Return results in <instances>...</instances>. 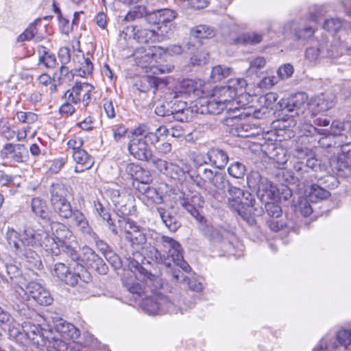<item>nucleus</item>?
Listing matches in <instances>:
<instances>
[{
	"label": "nucleus",
	"mask_w": 351,
	"mask_h": 351,
	"mask_svg": "<svg viewBox=\"0 0 351 351\" xmlns=\"http://www.w3.org/2000/svg\"><path fill=\"white\" fill-rule=\"evenodd\" d=\"M317 184L328 190L335 189L338 186L339 182L337 178L332 175H325L317 178Z\"/></svg>",
	"instance_id": "nucleus-40"
},
{
	"label": "nucleus",
	"mask_w": 351,
	"mask_h": 351,
	"mask_svg": "<svg viewBox=\"0 0 351 351\" xmlns=\"http://www.w3.org/2000/svg\"><path fill=\"white\" fill-rule=\"evenodd\" d=\"M53 336H56L59 341L65 343L69 348L75 350V346L78 343L74 341L77 339L80 332V330L72 324L66 322L62 319H58L55 322Z\"/></svg>",
	"instance_id": "nucleus-12"
},
{
	"label": "nucleus",
	"mask_w": 351,
	"mask_h": 351,
	"mask_svg": "<svg viewBox=\"0 0 351 351\" xmlns=\"http://www.w3.org/2000/svg\"><path fill=\"white\" fill-rule=\"evenodd\" d=\"M75 252L77 258H73L70 254L63 252L69 256L73 261H80L82 263L87 267L97 270L99 274H105L107 272V267L103 260L89 247L85 246L82 248V254L80 256L75 247L69 245Z\"/></svg>",
	"instance_id": "nucleus-13"
},
{
	"label": "nucleus",
	"mask_w": 351,
	"mask_h": 351,
	"mask_svg": "<svg viewBox=\"0 0 351 351\" xmlns=\"http://www.w3.org/2000/svg\"><path fill=\"white\" fill-rule=\"evenodd\" d=\"M74 271L66 267L64 263H58L54 265L53 274L61 281L70 286H75L81 279L80 271H84L82 264H77Z\"/></svg>",
	"instance_id": "nucleus-16"
},
{
	"label": "nucleus",
	"mask_w": 351,
	"mask_h": 351,
	"mask_svg": "<svg viewBox=\"0 0 351 351\" xmlns=\"http://www.w3.org/2000/svg\"><path fill=\"white\" fill-rule=\"evenodd\" d=\"M263 40V34L256 32H247L237 37L236 43L242 45H257Z\"/></svg>",
	"instance_id": "nucleus-34"
},
{
	"label": "nucleus",
	"mask_w": 351,
	"mask_h": 351,
	"mask_svg": "<svg viewBox=\"0 0 351 351\" xmlns=\"http://www.w3.org/2000/svg\"><path fill=\"white\" fill-rule=\"evenodd\" d=\"M18 254L23 256L27 261L29 263V267H33L37 269H40L42 267V263L39 256L31 249H23L21 247V250L16 251Z\"/></svg>",
	"instance_id": "nucleus-35"
},
{
	"label": "nucleus",
	"mask_w": 351,
	"mask_h": 351,
	"mask_svg": "<svg viewBox=\"0 0 351 351\" xmlns=\"http://www.w3.org/2000/svg\"><path fill=\"white\" fill-rule=\"evenodd\" d=\"M155 54L151 47H141L136 48L132 56L136 64L141 67H147L154 59Z\"/></svg>",
	"instance_id": "nucleus-23"
},
{
	"label": "nucleus",
	"mask_w": 351,
	"mask_h": 351,
	"mask_svg": "<svg viewBox=\"0 0 351 351\" xmlns=\"http://www.w3.org/2000/svg\"><path fill=\"white\" fill-rule=\"evenodd\" d=\"M128 291L135 298H141L140 302L142 309L149 315L184 314L193 308V302H186L182 295H165L160 292H153L148 295L143 283L134 281L127 284Z\"/></svg>",
	"instance_id": "nucleus-2"
},
{
	"label": "nucleus",
	"mask_w": 351,
	"mask_h": 351,
	"mask_svg": "<svg viewBox=\"0 0 351 351\" xmlns=\"http://www.w3.org/2000/svg\"><path fill=\"white\" fill-rule=\"evenodd\" d=\"M232 73V69L225 65H216L213 67L210 75L213 82H217L225 79Z\"/></svg>",
	"instance_id": "nucleus-30"
},
{
	"label": "nucleus",
	"mask_w": 351,
	"mask_h": 351,
	"mask_svg": "<svg viewBox=\"0 0 351 351\" xmlns=\"http://www.w3.org/2000/svg\"><path fill=\"white\" fill-rule=\"evenodd\" d=\"M202 197L199 194H195L189 196L187 195L182 199H180V204L186 211L189 213L191 217L195 219H203V217H200L199 208H201L204 204Z\"/></svg>",
	"instance_id": "nucleus-20"
},
{
	"label": "nucleus",
	"mask_w": 351,
	"mask_h": 351,
	"mask_svg": "<svg viewBox=\"0 0 351 351\" xmlns=\"http://www.w3.org/2000/svg\"><path fill=\"white\" fill-rule=\"evenodd\" d=\"M229 88L223 87L220 90V97H213L209 99L203 97L199 99L197 102V112L201 114H219L228 108L233 96L229 95L226 97V93H229Z\"/></svg>",
	"instance_id": "nucleus-10"
},
{
	"label": "nucleus",
	"mask_w": 351,
	"mask_h": 351,
	"mask_svg": "<svg viewBox=\"0 0 351 351\" xmlns=\"http://www.w3.org/2000/svg\"><path fill=\"white\" fill-rule=\"evenodd\" d=\"M16 239L17 232L15 231L10 232L8 243L16 251L21 250V247L27 245L35 247H43L52 256H58L61 252H66L70 254L73 258H77L75 250L69 244L58 237H50L46 232H38L32 228H26L24 230L23 239L22 240H16Z\"/></svg>",
	"instance_id": "nucleus-3"
},
{
	"label": "nucleus",
	"mask_w": 351,
	"mask_h": 351,
	"mask_svg": "<svg viewBox=\"0 0 351 351\" xmlns=\"http://www.w3.org/2000/svg\"><path fill=\"white\" fill-rule=\"evenodd\" d=\"M203 82L200 80L195 81L191 79L183 80L179 85V92H174L173 98H178L183 95H191L193 94L195 97L200 99L204 95V91L202 90Z\"/></svg>",
	"instance_id": "nucleus-19"
},
{
	"label": "nucleus",
	"mask_w": 351,
	"mask_h": 351,
	"mask_svg": "<svg viewBox=\"0 0 351 351\" xmlns=\"http://www.w3.org/2000/svg\"><path fill=\"white\" fill-rule=\"evenodd\" d=\"M39 322L37 324L31 322H24L21 325L23 332L27 339L36 346V349H43L45 347L46 351H61L62 345L64 344L59 341L56 336H53L52 328L45 323V319L40 317Z\"/></svg>",
	"instance_id": "nucleus-5"
},
{
	"label": "nucleus",
	"mask_w": 351,
	"mask_h": 351,
	"mask_svg": "<svg viewBox=\"0 0 351 351\" xmlns=\"http://www.w3.org/2000/svg\"><path fill=\"white\" fill-rule=\"evenodd\" d=\"M170 101L169 102H158L155 108V113L160 117L170 116Z\"/></svg>",
	"instance_id": "nucleus-60"
},
{
	"label": "nucleus",
	"mask_w": 351,
	"mask_h": 351,
	"mask_svg": "<svg viewBox=\"0 0 351 351\" xmlns=\"http://www.w3.org/2000/svg\"><path fill=\"white\" fill-rule=\"evenodd\" d=\"M298 173V179L305 185L314 184L318 176L316 175L314 169H309L304 171H295Z\"/></svg>",
	"instance_id": "nucleus-43"
},
{
	"label": "nucleus",
	"mask_w": 351,
	"mask_h": 351,
	"mask_svg": "<svg viewBox=\"0 0 351 351\" xmlns=\"http://www.w3.org/2000/svg\"><path fill=\"white\" fill-rule=\"evenodd\" d=\"M229 207L236 211L243 219H250L259 217L263 209L256 202L254 195L247 191L243 192L241 199H229Z\"/></svg>",
	"instance_id": "nucleus-7"
},
{
	"label": "nucleus",
	"mask_w": 351,
	"mask_h": 351,
	"mask_svg": "<svg viewBox=\"0 0 351 351\" xmlns=\"http://www.w3.org/2000/svg\"><path fill=\"white\" fill-rule=\"evenodd\" d=\"M337 339L341 345L344 346L346 351H349L351 348V330L348 329H341L337 332Z\"/></svg>",
	"instance_id": "nucleus-42"
},
{
	"label": "nucleus",
	"mask_w": 351,
	"mask_h": 351,
	"mask_svg": "<svg viewBox=\"0 0 351 351\" xmlns=\"http://www.w3.org/2000/svg\"><path fill=\"white\" fill-rule=\"evenodd\" d=\"M265 64L266 60L263 57H256L250 61L247 72L250 74H256L265 66Z\"/></svg>",
	"instance_id": "nucleus-50"
},
{
	"label": "nucleus",
	"mask_w": 351,
	"mask_h": 351,
	"mask_svg": "<svg viewBox=\"0 0 351 351\" xmlns=\"http://www.w3.org/2000/svg\"><path fill=\"white\" fill-rule=\"evenodd\" d=\"M73 76L74 73L72 70H70L67 66L62 64L60 68L54 73L53 80L55 82H57L58 85H60L71 81Z\"/></svg>",
	"instance_id": "nucleus-36"
},
{
	"label": "nucleus",
	"mask_w": 351,
	"mask_h": 351,
	"mask_svg": "<svg viewBox=\"0 0 351 351\" xmlns=\"http://www.w3.org/2000/svg\"><path fill=\"white\" fill-rule=\"evenodd\" d=\"M293 67L290 64H285L280 66L278 71V75L281 79H287L290 77L293 73Z\"/></svg>",
	"instance_id": "nucleus-64"
},
{
	"label": "nucleus",
	"mask_w": 351,
	"mask_h": 351,
	"mask_svg": "<svg viewBox=\"0 0 351 351\" xmlns=\"http://www.w3.org/2000/svg\"><path fill=\"white\" fill-rule=\"evenodd\" d=\"M199 228L202 232L214 240H219L223 237L221 232L213 227L208 221H199Z\"/></svg>",
	"instance_id": "nucleus-38"
},
{
	"label": "nucleus",
	"mask_w": 351,
	"mask_h": 351,
	"mask_svg": "<svg viewBox=\"0 0 351 351\" xmlns=\"http://www.w3.org/2000/svg\"><path fill=\"white\" fill-rule=\"evenodd\" d=\"M337 348V345L332 339L324 337L320 341L319 343L315 347L313 351H332Z\"/></svg>",
	"instance_id": "nucleus-49"
},
{
	"label": "nucleus",
	"mask_w": 351,
	"mask_h": 351,
	"mask_svg": "<svg viewBox=\"0 0 351 351\" xmlns=\"http://www.w3.org/2000/svg\"><path fill=\"white\" fill-rule=\"evenodd\" d=\"M315 30L311 27H303L294 29V35L297 40H305L311 38Z\"/></svg>",
	"instance_id": "nucleus-47"
},
{
	"label": "nucleus",
	"mask_w": 351,
	"mask_h": 351,
	"mask_svg": "<svg viewBox=\"0 0 351 351\" xmlns=\"http://www.w3.org/2000/svg\"><path fill=\"white\" fill-rule=\"evenodd\" d=\"M334 105L333 100L321 95L314 99L311 106L316 112H321L330 109Z\"/></svg>",
	"instance_id": "nucleus-31"
},
{
	"label": "nucleus",
	"mask_w": 351,
	"mask_h": 351,
	"mask_svg": "<svg viewBox=\"0 0 351 351\" xmlns=\"http://www.w3.org/2000/svg\"><path fill=\"white\" fill-rule=\"evenodd\" d=\"M134 136L128 143L130 154L136 159L141 161H148L152 158V150L150 145H155L158 142L156 134L151 133L149 128L146 125H140L133 131Z\"/></svg>",
	"instance_id": "nucleus-6"
},
{
	"label": "nucleus",
	"mask_w": 351,
	"mask_h": 351,
	"mask_svg": "<svg viewBox=\"0 0 351 351\" xmlns=\"http://www.w3.org/2000/svg\"><path fill=\"white\" fill-rule=\"evenodd\" d=\"M46 204L40 198H33L32 200V209L35 215L43 219L47 217Z\"/></svg>",
	"instance_id": "nucleus-41"
},
{
	"label": "nucleus",
	"mask_w": 351,
	"mask_h": 351,
	"mask_svg": "<svg viewBox=\"0 0 351 351\" xmlns=\"http://www.w3.org/2000/svg\"><path fill=\"white\" fill-rule=\"evenodd\" d=\"M164 174L173 180H177L183 174V170L178 165L168 162Z\"/></svg>",
	"instance_id": "nucleus-48"
},
{
	"label": "nucleus",
	"mask_w": 351,
	"mask_h": 351,
	"mask_svg": "<svg viewBox=\"0 0 351 351\" xmlns=\"http://www.w3.org/2000/svg\"><path fill=\"white\" fill-rule=\"evenodd\" d=\"M159 79L156 77H152L149 75L145 76L142 78L141 82L143 83H147L148 86L146 87H143V88H138L141 92H147L149 90V88H155L156 89L158 86Z\"/></svg>",
	"instance_id": "nucleus-61"
},
{
	"label": "nucleus",
	"mask_w": 351,
	"mask_h": 351,
	"mask_svg": "<svg viewBox=\"0 0 351 351\" xmlns=\"http://www.w3.org/2000/svg\"><path fill=\"white\" fill-rule=\"evenodd\" d=\"M191 35L196 38H210L215 35V29L206 25H199L191 29Z\"/></svg>",
	"instance_id": "nucleus-33"
},
{
	"label": "nucleus",
	"mask_w": 351,
	"mask_h": 351,
	"mask_svg": "<svg viewBox=\"0 0 351 351\" xmlns=\"http://www.w3.org/2000/svg\"><path fill=\"white\" fill-rule=\"evenodd\" d=\"M39 322L37 324L31 322H24L21 325L23 332L27 339L36 346V349H43L45 347L46 351H61L62 345L64 344L59 341L56 336H53L52 328L45 323V319L40 317Z\"/></svg>",
	"instance_id": "nucleus-4"
},
{
	"label": "nucleus",
	"mask_w": 351,
	"mask_h": 351,
	"mask_svg": "<svg viewBox=\"0 0 351 351\" xmlns=\"http://www.w3.org/2000/svg\"><path fill=\"white\" fill-rule=\"evenodd\" d=\"M210 163L218 169L223 168L228 161V156L223 150L212 148L208 150Z\"/></svg>",
	"instance_id": "nucleus-25"
},
{
	"label": "nucleus",
	"mask_w": 351,
	"mask_h": 351,
	"mask_svg": "<svg viewBox=\"0 0 351 351\" xmlns=\"http://www.w3.org/2000/svg\"><path fill=\"white\" fill-rule=\"evenodd\" d=\"M342 54V51H337V54L333 53V50L324 51V46L321 45L318 48L313 47L306 49L305 57L311 62H315L320 58H328L332 60L336 59Z\"/></svg>",
	"instance_id": "nucleus-22"
},
{
	"label": "nucleus",
	"mask_w": 351,
	"mask_h": 351,
	"mask_svg": "<svg viewBox=\"0 0 351 351\" xmlns=\"http://www.w3.org/2000/svg\"><path fill=\"white\" fill-rule=\"evenodd\" d=\"M176 26L171 23H167L165 24H160L158 27L159 35L162 37V40L169 38L175 30Z\"/></svg>",
	"instance_id": "nucleus-53"
},
{
	"label": "nucleus",
	"mask_w": 351,
	"mask_h": 351,
	"mask_svg": "<svg viewBox=\"0 0 351 351\" xmlns=\"http://www.w3.org/2000/svg\"><path fill=\"white\" fill-rule=\"evenodd\" d=\"M132 233L126 234L125 237L130 241L133 248L132 256L129 258L128 267L137 278L143 277L147 285L153 284L155 288L162 287L160 279L142 266L146 256L158 263H164L169 268L171 267V263L169 261L171 258L174 265L184 271H190L189 265L184 260L181 245L173 239L155 233L152 236V243L147 245L145 236L140 229Z\"/></svg>",
	"instance_id": "nucleus-1"
},
{
	"label": "nucleus",
	"mask_w": 351,
	"mask_h": 351,
	"mask_svg": "<svg viewBox=\"0 0 351 351\" xmlns=\"http://www.w3.org/2000/svg\"><path fill=\"white\" fill-rule=\"evenodd\" d=\"M254 128L248 124L241 123L237 128V134L240 137L247 138L255 135L253 132Z\"/></svg>",
	"instance_id": "nucleus-57"
},
{
	"label": "nucleus",
	"mask_w": 351,
	"mask_h": 351,
	"mask_svg": "<svg viewBox=\"0 0 351 351\" xmlns=\"http://www.w3.org/2000/svg\"><path fill=\"white\" fill-rule=\"evenodd\" d=\"M245 167L239 162H235L228 168L230 176L235 178H241L245 174Z\"/></svg>",
	"instance_id": "nucleus-45"
},
{
	"label": "nucleus",
	"mask_w": 351,
	"mask_h": 351,
	"mask_svg": "<svg viewBox=\"0 0 351 351\" xmlns=\"http://www.w3.org/2000/svg\"><path fill=\"white\" fill-rule=\"evenodd\" d=\"M308 96L304 93H297L291 95L283 101V110L291 113V116L300 115L304 112L308 104Z\"/></svg>",
	"instance_id": "nucleus-17"
},
{
	"label": "nucleus",
	"mask_w": 351,
	"mask_h": 351,
	"mask_svg": "<svg viewBox=\"0 0 351 351\" xmlns=\"http://www.w3.org/2000/svg\"><path fill=\"white\" fill-rule=\"evenodd\" d=\"M134 39L139 43L161 42L162 37L154 30L145 28H133Z\"/></svg>",
	"instance_id": "nucleus-24"
},
{
	"label": "nucleus",
	"mask_w": 351,
	"mask_h": 351,
	"mask_svg": "<svg viewBox=\"0 0 351 351\" xmlns=\"http://www.w3.org/2000/svg\"><path fill=\"white\" fill-rule=\"evenodd\" d=\"M15 293L21 300H29L32 298L40 305H49L53 301L49 291L36 282H29L25 285V288L22 286L16 287Z\"/></svg>",
	"instance_id": "nucleus-9"
},
{
	"label": "nucleus",
	"mask_w": 351,
	"mask_h": 351,
	"mask_svg": "<svg viewBox=\"0 0 351 351\" xmlns=\"http://www.w3.org/2000/svg\"><path fill=\"white\" fill-rule=\"evenodd\" d=\"M208 60V54L202 51H197L190 58V63L193 66L205 64Z\"/></svg>",
	"instance_id": "nucleus-58"
},
{
	"label": "nucleus",
	"mask_w": 351,
	"mask_h": 351,
	"mask_svg": "<svg viewBox=\"0 0 351 351\" xmlns=\"http://www.w3.org/2000/svg\"><path fill=\"white\" fill-rule=\"evenodd\" d=\"M84 62L82 63V66L78 70V75L81 77H85L90 75L93 70V64L89 58L82 57Z\"/></svg>",
	"instance_id": "nucleus-59"
},
{
	"label": "nucleus",
	"mask_w": 351,
	"mask_h": 351,
	"mask_svg": "<svg viewBox=\"0 0 351 351\" xmlns=\"http://www.w3.org/2000/svg\"><path fill=\"white\" fill-rule=\"evenodd\" d=\"M51 204L54 211L60 217L67 219L72 215L69 202L66 199L68 190L62 183H53L50 187Z\"/></svg>",
	"instance_id": "nucleus-11"
},
{
	"label": "nucleus",
	"mask_w": 351,
	"mask_h": 351,
	"mask_svg": "<svg viewBox=\"0 0 351 351\" xmlns=\"http://www.w3.org/2000/svg\"><path fill=\"white\" fill-rule=\"evenodd\" d=\"M37 30L36 26L33 24H31L23 33H22L18 37V41L23 42L26 40H30L34 37L35 34Z\"/></svg>",
	"instance_id": "nucleus-62"
},
{
	"label": "nucleus",
	"mask_w": 351,
	"mask_h": 351,
	"mask_svg": "<svg viewBox=\"0 0 351 351\" xmlns=\"http://www.w3.org/2000/svg\"><path fill=\"white\" fill-rule=\"evenodd\" d=\"M5 270L7 275L11 280V284L14 286V289L17 286H20L19 283L21 282V272L17 266L12 264L5 265Z\"/></svg>",
	"instance_id": "nucleus-39"
},
{
	"label": "nucleus",
	"mask_w": 351,
	"mask_h": 351,
	"mask_svg": "<svg viewBox=\"0 0 351 351\" xmlns=\"http://www.w3.org/2000/svg\"><path fill=\"white\" fill-rule=\"evenodd\" d=\"M147 162H150L160 173L163 174L165 172L169 162L165 160L154 156L153 154L152 158H149Z\"/></svg>",
	"instance_id": "nucleus-63"
},
{
	"label": "nucleus",
	"mask_w": 351,
	"mask_h": 351,
	"mask_svg": "<svg viewBox=\"0 0 351 351\" xmlns=\"http://www.w3.org/2000/svg\"><path fill=\"white\" fill-rule=\"evenodd\" d=\"M27 155L28 149L24 145L20 143H6L0 152V156L3 159L15 162H23Z\"/></svg>",
	"instance_id": "nucleus-18"
},
{
	"label": "nucleus",
	"mask_w": 351,
	"mask_h": 351,
	"mask_svg": "<svg viewBox=\"0 0 351 351\" xmlns=\"http://www.w3.org/2000/svg\"><path fill=\"white\" fill-rule=\"evenodd\" d=\"M331 167L332 171L339 177L348 178L351 176L350 165L341 158L332 160Z\"/></svg>",
	"instance_id": "nucleus-27"
},
{
	"label": "nucleus",
	"mask_w": 351,
	"mask_h": 351,
	"mask_svg": "<svg viewBox=\"0 0 351 351\" xmlns=\"http://www.w3.org/2000/svg\"><path fill=\"white\" fill-rule=\"evenodd\" d=\"M117 223H119V229L116 228V225L114 223H109L110 229L114 234L124 232L125 237L126 234H132V232H135L140 229L134 221H117Z\"/></svg>",
	"instance_id": "nucleus-26"
},
{
	"label": "nucleus",
	"mask_w": 351,
	"mask_h": 351,
	"mask_svg": "<svg viewBox=\"0 0 351 351\" xmlns=\"http://www.w3.org/2000/svg\"><path fill=\"white\" fill-rule=\"evenodd\" d=\"M212 186L215 188V190L219 193L225 192L226 189L228 188L230 182L228 180L226 174L217 172V175H215V178L210 182Z\"/></svg>",
	"instance_id": "nucleus-37"
},
{
	"label": "nucleus",
	"mask_w": 351,
	"mask_h": 351,
	"mask_svg": "<svg viewBox=\"0 0 351 351\" xmlns=\"http://www.w3.org/2000/svg\"><path fill=\"white\" fill-rule=\"evenodd\" d=\"M16 117L19 121L27 124L34 123L38 119L37 114L32 112H17Z\"/></svg>",
	"instance_id": "nucleus-54"
},
{
	"label": "nucleus",
	"mask_w": 351,
	"mask_h": 351,
	"mask_svg": "<svg viewBox=\"0 0 351 351\" xmlns=\"http://www.w3.org/2000/svg\"><path fill=\"white\" fill-rule=\"evenodd\" d=\"M333 136L340 138L338 147H341L343 152H349L346 147L351 145V121L334 120L330 127V133Z\"/></svg>",
	"instance_id": "nucleus-15"
},
{
	"label": "nucleus",
	"mask_w": 351,
	"mask_h": 351,
	"mask_svg": "<svg viewBox=\"0 0 351 351\" xmlns=\"http://www.w3.org/2000/svg\"><path fill=\"white\" fill-rule=\"evenodd\" d=\"M94 90V86L88 83H75L71 89L68 90L64 97L72 104H77L81 101L84 106H87L91 100L90 93Z\"/></svg>",
	"instance_id": "nucleus-14"
},
{
	"label": "nucleus",
	"mask_w": 351,
	"mask_h": 351,
	"mask_svg": "<svg viewBox=\"0 0 351 351\" xmlns=\"http://www.w3.org/2000/svg\"><path fill=\"white\" fill-rule=\"evenodd\" d=\"M343 25V22L338 18H332L325 21L324 28L328 32H338Z\"/></svg>",
	"instance_id": "nucleus-52"
},
{
	"label": "nucleus",
	"mask_w": 351,
	"mask_h": 351,
	"mask_svg": "<svg viewBox=\"0 0 351 351\" xmlns=\"http://www.w3.org/2000/svg\"><path fill=\"white\" fill-rule=\"evenodd\" d=\"M315 125H309L308 132L309 135H314L318 134L320 135H328L330 133V130L319 128V127H326L330 124V120L326 117H318L313 121Z\"/></svg>",
	"instance_id": "nucleus-29"
},
{
	"label": "nucleus",
	"mask_w": 351,
	"mask_h": 351,
	"mask_svg": "<svg viewBox=\"0 0 351 351\" xmlns=\"http://www.w3.org/2000/svg\"><path fill=\"white\" fill-rule=\"evenodd\" d=\"M39 53V64H43L46 68H53L56 64V58L53 53L47 51V48L43 46L38 47Z\"/></svg>",
	"instance_id": "nucleus-32"
},
{
	"label": "nucleus",
	"mask_w": 351,
	"mask_h": 351,
	"mask_svg": "<svg viewBox=\"0 0 351 351\" xmlns=\"http://www.w3.org/2000/svg\"><path fill=\"white\" fill-rule=\"evenodd\" d=\"M247 184L250 187L256 188V195L265 204L278 199L276 186L267 178L262 177L258 172H254L247 177Z\"/></svg>",
	"instance_id": "nucleus-8"
},
{
	"label": "nucleus",
	"mask_w": 351,
	"mask_h": 351,
	"mask_svg": "<svg viewBox=\"0 0 351 351\" xmlns=\"http://www.w3.org/2000/svg\"><path fill=\"white\" fill-rule=\"evenodd\" d=\"M265 210L270 217L279 218L282 215L281 207L271 202L265 204Z\"/></svg>",
	"instance_id": "nucleus-55"
},
{
	"label": "nucleus",
	"mask_w": 351,
	"mask_h": 351,
	"mask_svg": "<svg viewBox=\"0 0 351 351\" xmlns=\"http://www.w3.org/2000/svg\"><path fill=\"white\" fill-rule=\"evenodd\" d=\"M317 165V160L311 157L306 159L305 163L303 161L295 162L293 165V169L295 171H304L314 169Z\"/></svg>",
	"instance_id": "nucleus-44"
},
{
	"label": "nucleus",
	"mask_w": 351,
	"mask_h": 351,
	"mask_svg": "<svg viewBox=\"0 0 351 351\" xmlns=\"http://www.w3.org/2000/svg\"><path fill=\"white\" fill-rule=\"evenodd\" d=\"M295 212L300 213L303 217H308L312 213L313 208L306 199H303L298 204Z\"/></svg>",
	"instance_id": "nucleus-56"
},
{
	"label": "nucleus",
	"mask_w": 351,
	"mask_h": 351,
	"mask_svg": "<svg viewBox=\"0 0 351 351\" xmlns=\"http://www.w3.org/2000/svg\"><path fill=\"white\" fill-rule=\"evenodd\" d=\"M72 156L76 162L75 171L77 173H81L84 170L90 169L94 164V158L84 149L73 151Z\"/></svg>",
	"instance_id": "nucleus-21"
},
{
	"label": "nucleus",
	"mask_w": 351,
	"mask_h": 351,
	"mask_svg": "<svg viewBox=\"0 0 351 351\" xmlns=\"http://www.w3.org/2000/svg\"><path fill=\"white\" fill-rule=\"evenodd\" d=\"M308 193L309 200L313 202L326 199L330 195V193L328 189L323 188L317 183L311 184Z\"/></svg>",
	"instance_id": "nucleus-28"
},
{
	"label": "nucleus",
	"mask_w": 351,
	"mask_h": 351,
	"mask_svg": "<svg viewBox=\"0 0 351 351\" xmlns=\"http://www.w3.org/2000/svg\"><path fill=\"white\" fill-rule=\"evenodd\" d=\"M143 198V199H146L148 203L160 204L162 202V196L158 193V191L153 187L148 189Z\"/></svg>",
	"instance_id": "nucleus-51"
},
{
	"label": "nucleus",
	"mask_w": 351,
	"mask_h": 351,
	"mask_svg": "<svg viewBox=\"0 0 351 351\" xmlns=\"http://www.w3.org/2000/svg\"><path fill=\"white\" fill-rule=\"evenodd\" d=\"M159 22L160 24L171 23L177 17L176 11L170 9H160L159 10Z\"/></svg>",
	"instance_id": "nucleus-46"
}]
</instances>
